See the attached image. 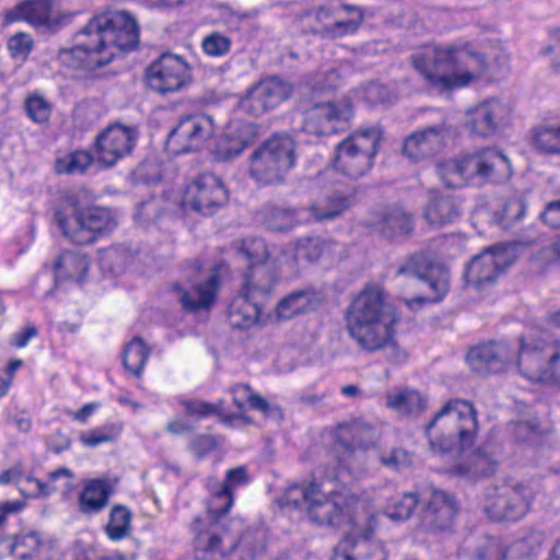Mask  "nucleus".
<instances>
[{
    "mask_svg": "<svg viewBox=\"0 0 560 560\" xmlns=\"http://www.w3.org/2000/svg\"><path fill=\"white\" fill-rule=\"evenodd\" d=\"M335 450L338 465L351 475H359L366 470L370 465L371 452L365 448L352 445L351 443H338Z\"/></svg>",
    "mask_w": 560,
    "mask_h": 560,
    "instance_id": "37",
    "label": "nucleus"
},
{
    "mask_svg": "<svg viewBox=\"0 0 560 560\" xmlns=\"http://www.w3.org/2000/svg\"><path fill=\"white\" fill-rule=\"evenodd\" d=\"M79 13L75 11H57L51 0H26L4 12L3 24L25 21L44 34H57L70 25Z\"/></svg>",
    "mask_w": 560,
    "mask_h": 560,
    "instance_id": "10",
    "label": "nucleus"
},
{
    "mask_svg": "<svg viewBox=\"0 0 560 560\" xmlns=\"http://www.w3.org/2000/svg\"><path fill=\"white\" fill-rule=\"evenodd\" d=\"M232 534L236 537L237 545L232 553L238 548L243 560H252L264 550V533L259 529H248L238 537L237 532Z\"/></svg>",
    "mask_w": 560,
    "mask_h": 560,
    "instance_id": "49",
    "label": "nucleus"
},
{
    "mask_svg": "<svg viewBox=\"0 0 560 560\" xmlns=\"http://www.w3.org/2000/svg\"><path fill=\"white\" fill-rule=\"evenodd\" d=\"M34 47V40L27 33L20 32L8 42V49L13 59L26 60Z\"/></svg>",
    "mask_w": 560,
    "mask_h": 560,
    "instance_id": "56",
    "label": "nucleus"
},
{
    "mask_svg": "<svg viewBox=\"0 0 560 560\" xmlns=\"http://www.w3.org/2000/svg\"><path fill=\"white\" fill-rule=\"evenodd\" d=\"M148 86L167 94L182 90L190 80V70L185 60L174 54H163L145 71Z\"/></svg>",
    "mask_w": 560,
    "mask_h": 560,
    "instance_id": "17",
    "label": "nucleus"
},
{
    "mask_svg": "<svg viewBox=\"0 0 560 560\" xmlns=\"http://www.w3.org/2000/svg\"><path fill=\"white\" fill-rule=\"evenodd\" d=\"M310 304V298L306 291L299 290L290 293L280 300L275 308L278 320H287L304 312Z\"/></svg>",
    "mask_w": 560,
    "mask_h": 560,
    "instance_id": "45",
    "label": "nucleus"
},
{
    "mask_svg": "<svg viewBox=\"0 0 560 560\" xmlns=\"http://www.w3.org/2000/svg\"><path fill=\"white\" fill-rule=\"evenodd\" d=\"M119 430L112 427L110 432H104L102 429H95L83 432L80 441L83 445L89 447H96L102 443L110 442L118 434Z\"/></svg>",
    "mask_w": 560,
    "mask_h": 560,
    "instance_id": "59",
    "label": "nucleus"
},
{
    "mask_svg": "<svg viewBox=\"0 0 560 560\" xmlns=\"http://www.w3.org/2000/svg\"><path fill=\"white\" fill-rule=\"evenodd\" d=\"M512 434L520 442L536 444L550 432L549 427L541 425L537 418L520 420L512 424Z\"/></svg>",
    "mask_w": 560,
    "mask_h": 560,
    "instance_id": "46",
    "label": "nucleus"
},
{
    "mask_svg": "<svg viewBox=\"0 0 560 560\" xmlns=\"http://www.w3.org/2000/svg\"><path fill=\"white\" fill-rule=\"evenodd\" d=\"M234 503L232 492L210 495L207 515L191 524L195 533V553L198 560H229L237 545L232 529L225 524V515Z\"/></svg>",
    "mask_w": 560,
    "mask_h": 560,
    "instance_id": "5",
    "label": "nucleus"
},
{
    "mask_svg": "<svg viewBox=\"0 0 560 560\" xmlns=\"http://www.w3.org/2000/svg\"><path fill=\"white\" fill-rule=\"evenodd\" d=\"M343 9L351 13L352 16L345 21H335L332 23H324L322 26L315 28L313 32L319 34L325 38H340L347 35L354 34L363 21V14L360 8L354 5H343Z\"/></svg>",
    "mask_w": 560,
    "mask_h": 560,
    "instance_id": "38",
    "label": "nucleus"
},
{
    "mask_svg": "<svg viewBox=\"0 0 560 560\" xmlns=\"http://www.w3.org/2000/svg\"><path fill=\"white\" fill-rule=\"evenodd\" d=\"M346 320L349 336L362 351L382 350L394 364L407 361V351L395 340L399 316L385 303L384 291L378 285H365L349 305Z\"/></svg>",
    "mask_w": 560,
    "mask_h": 560,
    "instance_id": "1",
    "label": "nucleus"
},
{
    "mask_svg": "<svg viewBox=\"0 0 560 560\" xmlns=\"http://www.w3.org/2000/svg\"><path fill=\"white\" fill-rule=\"evenodd\" d=\"M418 504L420 498L415 492L396 493L387 500L385 514L394 521L407 520Z\"/></svg>",
    "mask_w": 560,
    "mask_h": 560,
    "instance_id": "44",
    "label": "nucleus"
},
{
    "mask_svg": "<svg viewBox=\"0 0 560 560\" xmlns=\"http://www.w3.org/2000/svg\"><path fill=\"white\" fill-rule=\"evenodd\" d=\"M90 257L81 252L65 250L54 264L56 281L72 279L82 283L90 268Z\"/></svg>",
    "mask_w": 560,
    "mask_h": 560,
    "instance_id": "35",
    "label": "nucleus"
},
{
    "mask_svg": "<svg viewBox=\"0 0 560 560\" xmlns=\"http://www.w3.org/2000/svg\"><path fill=\"white\" fill-rule=\"evenodd\" d=\"M150 350L144 341L135 337L124 349L122 364L126 371L139 377L148 361Z\"/></svg>",
    "mask_w": 560,
    "mask_h": 560,
    "instance_id": "42",
    "label": "nucleus"
},
{
    "mask_svg": "<svg viewBox=\"0 0 560 560\" xmlns=\"http://www.w3.org/2000/svg\"><path fill=\"white\" fill-rule=\"evenodd\" d=\"M386 556L380 541L370 535L346 536L343 551L335 560H385Z\"/></svg>",
    "mask_w": 560,
    "mask_h": 560,
    "instance_id": "32",
    "label": "nucleus"
},
{
    "mask_svg": "<svg viewBox=\"0 0 560 560\" xmlns=\"http://www.w3.org/2000/svg\"><path fill=\"white\" fill-rule=\"evenodd\" d=\"M228 201V191L222 180L213 174L205 173L194 178L183 196V207L202 215H212Z\"/></svg>",
    "mask_w": 560,
    "mask_h": 560,
    "instance_id": "14",
    "label": "nucleus"
},
{
    "mask_svg": "<svg viewBox=\"0 0 560 560\" xmlns=\"http://www.w3.org/2000/svg\"><path fill=\"white\" fill-rule=\"evenodd\" d=\"M292 91L289 82L271 77L252 86L241 100L240 107L245 113L258 117L290 98Z\"/></svg>",
    "mask_w": 560,
    "mask_h": 560,
    "instance_id": "19",
    "label": "nucleus"
},
{
    "mask_svg": "<svg viewBox=\"0 0 560 560\" xmlns=\"http://www.w3.org/2000/svg\"><path fill=\"white\" fill-rule=\"evenodd\" d=\"M189 447L198 458H203L217 447V441L212 435L202 434L196 436Z\"/></svg>",
    "mask_w": 560,
    "mask_h": 560,
    "instance_id": "62",
    "label": "nucleus"
},
{
    "mask_svg": "<svg viewBox=\"0 0 560 560\" xmlns=\"http://www.w3.org/2000/svg\"><path fill=\"white\" fill-rule=\"evenodd\" d=\"M103 23L107 28L108 38L115 57L119 51H130L138 46L140 28L136 18L126 10L101 12Z\"/></svg>",
    "mask_w": 560,
    "mask_h": 560,
    "instance_id": "23",
    "label": "nucleus"
},
{
    "mask_svg": "<svg viewBox=\"0 0 560 560\" xmlns=\"http://www.w3.org/2000/svg\"><path fill=\"white\" fill-rule=\"evenodd\" d=\"M237 253L248 261V266L266 262L268 258L267 245L261 238L243 241Z\"/></svg>",
    "mask_w": 560,
    "mask_h": 560,
    "instance_id": "51",
    "label": "nucleus"
},
{
    "mask_svg": "<svg viewBox=\"0 0 560 560\" xmlns=\"http://www.w3.org/2000/svg\"><path fill=\"white\" fill-rule=\"evenodd\" d=\"M180 404L185 407L186 413L190 417L201 419L210 415L217 413V406L199 400H182Z\"/></svg>",
    "mask_w": 560,
    "mask_h": 560,
    "instance_id": "60",
    "label": "nucleus"
},
{
    "mask_svg": "<svg viewBox=\"0 0 560 560\" xmlns=\"http://www.w3.org/2000/svg\"><path fill=\"white\" fill-rule=\"evenodd\" d=\"M420 524L431 532L448 529L457 513L454 498L438 489L423 491L420 494Z\"/></svg>",
    "mask_w": 560,
    "mask_h": 560,
    "instance_id": "21",
    "label": "nucleus"
},
{
    "mask_svg": "<svg viewBox=\"0 0 560 560\" xmlns=\"http://www.w3.org/2000/svg\"><path fill=\"white\" fill-rule=\"evenodd\" d=\"M262 304L258 299L242 291L228 306V320L233 329H249L256 325L262 313Z\"/></svg>",
    "mask_w": 560,
    "mask_h": 560,
    "instance_id": "30",
    "label": "nucleus"
},
{
    "mask_svg": "<svg viewBox=\"0 0 560 560\" xmlns=\"http://www.w3.org/2000/svg\"><path fill=\"white\" fill-rule=\"evenodd\" d=\"M295 142L288 135H273L252 154L249 174L259 184L281 183L295 165Z\"/></svg>",
    "mask_w": 560,
    "mask_h": 560,
    "instance_id": "8",
    "label": "nucleus"
},
{
    "mask_svg": "<svg viewBox=\"0 0 560 560\" xmlns=\"http://www.w3.org/2000/svg\"><path fill=\"white\" fill-rule=\"evenodd\" d=\"M376 439V429L361 420H353L337 427L336 441H338V443H351L352 445L372 451V453L376 454L377 452L374 450Z\"/></svg>",
    "mask_w": 560,
    "mask_h": 560,
    "instance_id": "34",
    "label": "nucleus"
},
{
    "mask_svg": "<svg viewBox=\"0 0 560 560\" xmlns=\"http://www.w3.org/2000/svg\"><path fill=\"white\" fill-rule=\"evenodd\" d=\"M455 47H425L412 56V63L430 89L445 92L456 89Z\"/></svg>",
    "mask_w": 560,
    "mask_h": 560,
    "instance_id": "11",
    "label": "nucleus"
},
{
    "mask_svg": "<svg viewBox=\"0 0 560 560\" xmlns=\"http://www.w3.org/2000/svg\"><path fill=\"white\" fill-rule=\"evenodd\" d=\"M277 273L273 268L266 262L248 266L245 275L243 291L249 296L264 302L271 293L277 283Z\"/></svg>",
    "mask_w": 560,
    "mask_h": 560,
    "instance_id": "33",
    "label": "nucleus"
},
{
    "mask_svg": "<svg viewBox=\"0 0 560 560\" xmlns=\"http://www.w3.org/2000/svg\"><path fill=\"white\" fill-rule=\"evenodd\" d=\"M518 370L521 374L538 383L560 386V340L546 342L520 337Z\"/></svg>",
    "mask_w": 560,
    "mask_h": 560,
    "instance_id": "9",
    "label": "nucleus"
},
{
    "mask_svg": "<svg viewBox=\"0 0 560 560\" xmlns=\"http://www.w3.org/2000/svg\"><path fill=\"white\" fill-rule=\"evenodd\" d=\"M450 129L444 121L408 136L404 142V154L413 162L428 159L436 154L445 143Z\"/></svg>",
    "mask_w": 560,
    "mask_h": 560,
    "instance_id": "24",
    "label": "nucleus"
},
{
    "mask_svg": "<svg viewBox=\"0 0 560 560\" xmlns=\"http://www.w3.org/2000/svg\"><path fill=\"white\" fill-rule=\"evenodd\" d=\"M460 215V203L451 192H441L436 189L429 191L428 202L423 217L434 228H443L453 223Z\"/></svg>",
    "mask_w": 560,
    "mask_h": 560,
    "instance_id": "29",
    "label": "nucleus"
},
{
    "mask_svg": "<svg viewBox=\"0 0 560 560\" xmlns=\"http://www.w3.org/2000/svg\"><path fill=\"white\" fill-rule=\"evenodd\" d=\"M353 203V197L335 192L326 198L325 205H313L310 210L317 221L331 220L350 209Z\"/></svg>",
    "mask_w": 560,
    "mask_h": 560,
    "instance_id": "41",
    "label": "nucleus"
},
{
    "mask_svg": "<svg viewBox=\"0 0 560 560\" xmlns=\"http://www.w3.org/2000/svg\"><path fill=\"white\" fill-rule=\"evenodd\" d=\"M262 218L266 226L276 232L291 230L299 223L295 210L275 205H268L264 208Z\"/></svg>",
    "mask_w": 560,
    "mask_h": 560,
    "instance_id": "43",
    "label": "nucleus"
},
{
    "mask_svg": "<svg viewBox=\"0 0 560 560\" xmlns=\"http://www.w3.org/2000/svg\"><path fill=\"white\" fill-rule=\"evenodd\" d=\"M370 225L388 240L408 235L413 230L411 215L398 207H384L374 211Z\"/></svg>",
    "mask_w": 560,
    "mask_h": 560,
    "instance_id": "28",
    "label": "nucleus"
},
{
    "mask_svg": "<svg viewBox=\"0 0 560 560\" xmlns=\"http://www.w3.org/2000/svg\"><path fill=\"white\" fill-rule=\"evenodd\" d=\"M397 276H411L424 282L430 294L425 300L430 302L442 301L450 289V272L440 262L429 259L423 254H412L406 261L399 266L396 272ZM418 301H424V298H419Z\"/></svg>",
    "mask_w": 560,
    "mask_h": 560,
    "instance_id": "15",
    "label": "nucleus"
},
{
    "mask_svg": "<svg viewBox=\"0 0 560 560\" xmlns=\"http://www.w3.org/2000/svg\"><path fill=\"white\" fill-rule=\"evenodd\" d=\"M518 363V348H512L505 341H490L476 346L467 353V362L478 374L504 372L514 362Z\"/></svg>",
    "mask_w": 560,
    "mask_h": 560,
    "instance_id": "20",
    "label": "nucleus"
},
{
    "mask_svg": "<svg viewBox=\"0 0 560 560\" xmlns=\"http://www.w3.org/2000/svg\"><path fill=\"white\" fill-rule=\"evenodd\" d=\"M139 132L137 128L122 124H112L95 140V154L105 167L114 166L119 160L131 153Z\"/></svg>",
    "mask_w": 560,
    "mask_h": 560,
    "instance_id": "18",
    "label": "nucleus"
},
{
    "mask_svg": "<svg viewBox=\"0 0 560 560\" xmlns=\"http://www.w3.org/2000/svg\"><path fill=\"white\" fill-rule=\"evenodd\" d=\"M234 405L240 409L237 413L226 415L222 421L226 424H233L235 420H242L245 423H250L252 420L243 413L245 405L249 401L253 390L248 384H237L231 387Z\"/></svg>",
    "mask_w": 560,
    "mask_h": 560,
    "instance_id": "50",
    "label": "nucleus"
},
{
    "mask_svg": "<svg viewBox=\"0 0 560 560\" xmlns=\"http://www.w3.org/2000/svg\"><path fill=\"white\" fill-rule=\"evenodd\" d=\"M226 488L233 493V489L243 487L248 483L247 470L244 466H238L229 469L225 474L224 480Z\"/></svg>",
    "mask_w": 560,
    "mask_h": 560,
    "instance_id": "63",
    "label": "nucleus"
},
{
    "mask_svg": "<svg viewBox=\"0 0 560 560\" xmlns=\"http://www.w3.org/2000/svg\"><path fill=\"white\" fill-rule=\"evenodd\" d=\"M230 37L219 33L212 32L202 39L203 51L213 57L226 55L231 49Z\"/></svg>",
    "mask_w": 560,
    "mask_h": 560,
    "instance_id": "55",
    "label": "nucleus"
},
{
    "mask_svg": "<svg viewBox=\"0 0 560 560\" xmlns=\"http://www.w3.org/2000/svg\"><path fill=\"white\" fill-rule=\"evenodd\" d=\"M532 491L521 483H504L488 494L485 511L493 521L516 522L529 510Z\"/></svg>",
    "mask_w": 560,
    "mask_h": 560,
    "instance_id": "13",
    "label": "nucleus"
},
{
    "mask_svg": "<svg viewBox=\"0 0 560 560\" xmlns=\"http://www.w3.org/2000/svg\"><path fill=\"white\" fill-rule=\"evenodd\" d=\"M454 58L456 89L468 85L487 69L485 55L466 47H455Z\"/></svg>",
    "mask_w": 560,
    "mask_h": 560,
    "instance_id": "31",
    "label": "nucleus"
},
{
    "mask_svg": "<svg viewBox=\"0 0 560 560\" xmlns=\"http://www.w3.org/2000/svg\"><path fill=\"white\" fill-rule=\"evenodd\" d=\"M352 117L350 105L316 104L305 113L303 129L316 136H329L342 130Z\"/></svg>",
    "mask_w": 560,
    "mask_h": 560,
    "instance_id": "22",
    "label": "nucleus"
},
{
    "mask_svg": "<svg viewBox=\"0 0 560 560\" xmlns=\"http://www.w3.org/2000/svg\"><path fill=\"white\" fill-rule=\"evenodd\" d=\"M131 513L124 505H115L109 514L106 534L112 540H120L130 532Z\"/></svg>",
    "mask_w": 560,
    "mask_h": 560,
    "instance_id": "48",
    "label": "nucleus"
},
{
    "mask_svg": "<svg viewBox=\"0 0 560 560\" xmlns=\"http://www.w3.org/2000/svg\"><path fill=\"white\" fill-rule=\"evenodd\" d=\"M436 173L448 188H458L465 185L458 160H447L438 163Z\"/></svg>",
    "mask_w": 560,
    "mask_h": 560,
    "instance_id": "52",
    "label": "nucleus"
},
{
    "mask_svg": "<svg viewBox=\"0 0 560 560\" xmlns=\"http://www.w3.org/2000/svg\"><path fill=\"white\" fill-rule=\"evenodd\" d=\"M52 222L60 234L77 245L94 243L117 226L109 208L86 205L80 191L67 190L52 207Z\"/></svg>",
    "mask_w": 560,
    "mask_h": 560,
    "instance_id": "3",
    "label": "nucleus"
},
{
    "mask_svg": "<svg viewBox=\"0 0 560 560\" xmlns=\"http://www.w3.org/2000/svg\"><path fill=\"white\" fill-rule=\"evenodd\" d=\"M509 116V108L498 100L478 104L467 112L466 125L469 130L480 137L494 135Z\"/></svg>",
    "mask_w": 560,
    "mask_h": 560,
    "instance_id": "26",
    "label": "nucleus"
},
{
    "mask_svg": "<svg viewBox=\"0 0 560 560\" xmlns=\"http://www.w3.org/2000/svg\"><path fill=\"white\" fill-rule=\"evenodd\" d=\"M463 178L466 182L481 178L500 182L512 174V165L503 151L487 148L458 159Z\"/></svg>",
    "mask_w": 560,
    "mask_h": 560,
    "instance_id": "16",
    "label": "nucleus"
},
{
    "mask_svg": "<svg viewBox=\"0 0 560 560\" xmlns=\"http://www.w3.org/2000/svg\"><path fill=\"white\" fill-rule=\"evenodd\" d=\"M387 405L400 415L416 416L425 410L427 399L417 390H404L388 396Z\"/></svg>",
    "mask_w": 560,
    "mask_h": 560,
    "instance_id": "40",
    "label": "nucleus"
},
{
    "mask_svg": "<svg viewBox=\"0 0 560 560\" xmlns=\"http://www.w3.org/2000/svg\"><path fill=\"white\" fill-rule=\"evenodd\" d=\"M324 252V243L319 237H302L296 242L295 258L307 262L316 261Z\"/></svg>",
    "mask_w": 560,
    "mask_h": 560,
    "instance_id": "53",
    "label": "nucleus"
},
{
    "mask_svg": "<svg viewBox=\"0 0 560 560\" xmlns=\"http://www.w3.org/2000/svg\"><path fill=\"white\" fill-rule=\"evenodd\" d=\"M101 13L73 34L75 42L71 48H61L57 60L66 68L92 72L115 59V48L109 43L108 33Z\"/></svg>",
    "mask_w": 560,
    "mask_h": 560,
    "instance_id": "6",
    "label": "nucleus"
},
{
    "mask_svg": "<svg viewBox=\"0 0 560 560\" xmlns=\"http://www.w3.org/2000/svg\"><path fill=\"white\" fill-rule=\"evenodd\" d=\"M525 211L526 206L522 199H512L508 201L502 209L504 225L509 226L517 222L524 217Z\"/></svg>",
    "mask_w": 560,
    "mask_h": 560,
    "instance_id": "61",
    "label": "nucleus"
},
{
    "mask_svg": "<svg viewBox=\"0 0 560 560\" xmlns=\"http://www.w3.org/2000/svg\"><path fill=\"white\" fill-rule=\"evenodd\" d=\"M92 161L93 158L88 151L78 150L66 156L58 158L55 163V170L58 174H83Z\"/></svg>",
    "mask_w": 560,
    "mask_h": 560,
    "instance_id": "47",
    "label": "nucleus"
},
{
    "mask_svg": "<svg viewBox=\"0 0 560 560\" xmlns=\"http://www.w3.org/2000/svg\"><path fill=\"white\" fill-rule=\"evenodd\" d=\"M214 132V121L206 114L182 117L165 141L166 150L174 155L198 151Z\"/></svg>",
    "mask_w": 560,
    "mask_h": 560,
    "instance_id": "12",
    "label": "nucleus"
},
{
    "mask_svg": "<svg viewBox=\"0 0 560 560\" xmlns=\"http://www.w3.org/2000/svg\"><path fill=\"white\" fill-rule=\"evenodd\" d=\"M25 108L28 117L35 122H45L50 116L49 103L39 95H33L26 100Z\"/></svg>",
    "mask_w": 560,
    "mask_h": 560,
    "instance_id": "57",
    "label": "nucleus"
},
{
    "mask_svg": "<svg viewBox=\"0 0 560 560\" xmlns=\"http://www.w3.org/2000/svg\"><path fill=\"white\" fill-rule=\"evenodd\" d=\"M508 266L509 264L503 252H494L492 248H489L475 256L467 266L465 272L466 283L481 290L485 284L492 283L498 275Z\"/></svg>",
    "mask_w": 560,
    "mask_h": 560,
    "instance_id": "27",
    "label": "nucleus"
},
{
    "mask_svg": "<svg viewBox=\"0 0 560 560\" xmlns=\"http://www.w3.org/2000/svg\"><path fill=\"white\" fill-rule=\"evenodd\" d=\"M378 460L385 467L399 470L410 466L411 455L402 448H393L388 454L380 455Z\"/></svg>",
    "mask_w": 560,
    "mask_h": 560,
    "instance_id": "58",
    "label": "nucleus"
},
{
    "mask_svg": "<svg viewBox=\"0 0 560 560\" xmlns=\"http://www.w3.org/2000/svg\"><path fill=\"white\" fill-rule=\"evenodd\" d=\"M382 137L380 126L353 131L336 145L334 168L350 179L365 176L374 165Z\"/></svg>",
    "mask_w": 560,
    "mask_h": 560,
    "instance_id": "7",
    "label": "nucleus"
},
{
    "mask_svg": "<svg viewBox=\"0 0 560 560\" xmlns=\"http://www.w3.org/2000/svg\"><path fill=\"white\" fill-rule=\"evenodd\" d=\"M535 149L545 154L560 155V124L540 125L532 131Z\"/></svg>",
    "mask_w": 560,
    "mask_h": 560,
    "instance_id": "39",
    "label": "nucleus"
},
{
    "mask_svg": "<svg viewBox=\"0 0 560 560\" xmlns=\"http://www.w3.org/2000/svg\"><path fill=\"white\" fill-rule=\"evenodd\" d=\"M219 290V276L211 273L206 281L184 288L179 283L172 285L177 302L187 313H196L201 310H209L214 304Z\"/></svg>",
    "mask_w": 560,
    "mask_h": 560,
    "instance_id": "25",
    "label": "nucleus"
},
{
    "mask_svg": "<svg viewBox=\"0 0 560 560\" xmlns=\"http://www.w3.org/2000/svg\"><path fill=\"white\" fill-rule=\"evenodd\" d=\"M112 489L104 480H93L86 485L79 497V510L83 514H96L107 504Z\"/></svg>",
    "mask_w": 560,
    "mask_h": 560,
    "instance_id": "36",
    "label": "nucleus"
},
{
    "mask_svg": "<svg viewBox=\"0 0 560 560\" xmlns=\"http://www.w3.org/2000/svg\"><path fill=\"white\" fill-rule=\"evenodd\" d=\"M478 432L477 411L471 402L451 399L424 425L429 448L434 454L471 446Z\"/></svg>",
    "mask_w": 560,
    "mask_h": 560,
    "instance_id": "4",
    "label": "nucleus"
},
{
    "mask_svg": "<svg viewBox=\"0 0 560 560\" xmlns=\"http://www.w3.org/2000/svg\"><path fill=\"white\" fill-rule=\"evenodd\" d=\"M359 497L341 488L325 493L317 481L290 485L279 499L281 506L304 511L317 526L341 527L354 522Z\"/></svg>",
    "mask_w": 560,
    "mask_h": 560,
    "instance_id": "2",
    "label": "nucleus"
},
{
    "mask_svg": "<svg viewBox=\"0 0 560 560\" xmlns=\"http://www.w3.org/2000/svg\"><path fill=\"white\" fill-rule=\"evenodd\" d=\"M540 219L552 229H560V199L550 201L540 213Z\"/></svg>",
    "mask_w": 560,
    "mask_h": 560,
    "instance_id": "64",
    "label": "nucleus"
},
{
    "mask_svg": "<svg viewBox=\"0 0 560 560\" xmlns=\"http://www.w3.org/2000/svg\"><path fill=\"white\" fill-rule=\"evenodd\" d=\"M40 540L34 532L15 536L11 552L21 559L32 558L38 552Z\"/></svg>",
    "mask_w": 560,
    "mask_h": 560,
    "instance_id": "54",
    "label": "nucleus"
}]
</instances>
